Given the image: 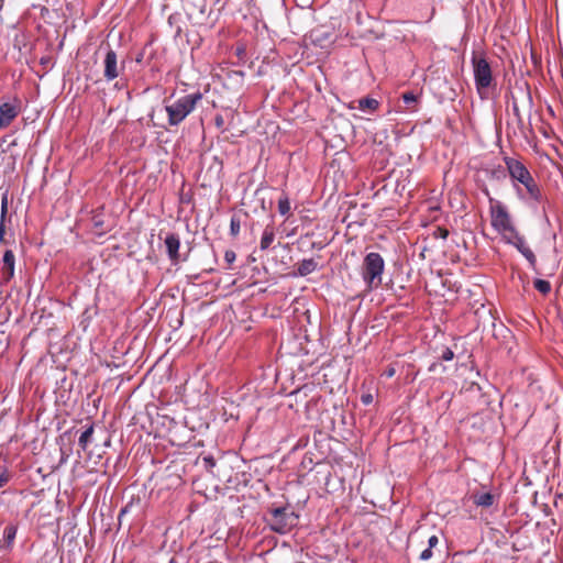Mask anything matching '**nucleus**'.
<instances>
[{
	"mask_svg": "<svg viewBox=\"0 0 563 563\" xmlns=\"http://www.w3.org/2000/svg\"><path fill=\"white\" fill-rule=\"evenodd\" d=\"M471 64L476 92L482 100L488 99L490 90L496 86L492 66L486 56L476 51L472 53Z\"/></svg>",
	"mask_w": 563,
	"mask_h": 563,
	"instance_id": "obj_1",
	"label": "nucleus"
},
{
	"mask_svg": "<svg viewBox=\"0 0 563 563\" xmlns=\"http://www.w3.org/2000/svg\"><path fill=\"white\" fill-rule=\"evenodd\" d=\"M201 100L202 93L200 91L181 96L174 101H172V98H165L163 102L168 117V124L178 126Z\"/></svg>",
	"mask_w": 563,
	"mask_h": 563,
	"instance_id": "obj_2",
	"label": "nucleus"
},
{
	"mask_svg": "<svg viewBox=\"0 0 563 563\" xmlns=\"http://www.w3.org/2000/svg\"><path fill=\"white\" fill-rule=\"evenodd\" d=\"M385 261L379 253L371 252L365 255L361 275L367 289L378 288L382 285Z\"/></svg>",
	"mask_w": 563,
	"mask_h": 563,
	"instance_id": "obj_3",
	"label": "nucleus"
},
{
	"mask_svg": "<svg viewBox=\"0 0 563 563\" xmlns=\"http://www.w3.org/2000/svg\"><path fill=\"white\" fill-rule=\"evenodd\" d=\"M268 523L273 531L285 534L297 525L298 515L289 509V507L273 508L268 512Z\"/></svg>",
	"mask_w": 563,
	"mask_h": 563,
	"instance_id": "obj_4",
	"label": "nucleus"
},
{
	"mask_svg": "<svg viewBox=\"0 0 563 563\" xmlns=\"http://www.w3.org/2000/svg\"><path fill=\"white\" fill-rule=\"evenodd\" d=\"M489 213L492 227L496 231L504 235H506L505 233H509L510 235L516 231L507 207L501 201L490 198Z\"/></svg>",
	"mask_w": 563,
	"mask_h": 563,
	"instance_id": "obj_5",
	"label": "nucleus"
},
{
	"mask_svg": "<svg viewBox=\"0 0 563 563\" xmlns=\"http://www.w3.org/2000/svg\"><path fill=\"white\" fill-rule=\"evenodd\" d=\"M125 60L119 62L117 52L108 44L102 58V76L104 81L111 82L124 76Z\"/></svg>",
	"mask_w": 563,
	"mask_h": 563,
	"instance_id": "obj_6",
	"label": "nucleus"
},
{
	"mask_svg": "<svg viewBox=\"0 0 563 563\" xmlns=\"http://www.w3.org/2000/svg\"><path fill=\"white\" fill-rule=\"evenodd\" d=\"M507 244L512 245L517 251L527 260L531 269H537V257L533 251L529 247L526 239L517 230L510 235H504Z\"/></svg>",
	"mask_w": 563,
	"mask_h": 563,
	"instance_id": "obj_7",
	"label": "nucleus"
},
{
	"mask_svg": "<svg viewBox=\"0 0 563 563\" xmlns=\"http://www.w3.org/2000/svg\"><path fill=\"white\" fill-rule=\"evenodd\" d=\"M504 162L510 178L516 185L527 184V181L533 178L521 161L506 156L504 157Z\"/></svg>",
	"mask_w": 563,
	"mask_h": 563,
	"instance_id": "obj_8",
	"label": "nucleus"
},
{
	"mask_svg": "<svg viewBox=\"0 0 563 563\" xmlns=\"http://www.w3.org/2000/svg\"><path fill=\"white\" fill-rule=\"evenodd\" d=\"M526 189V192L520 188L519 185L514 184V188L519 199L521 200H530L534 203H541L543 200V195L541 189L534 178L527 181V184L522 185Z\"/></svg>",
	"mask_w": 563,
	"mask_h": 563,
	"instance_id": "obj_9",
	"label": "nucleus"
},
{
	"mask_svg": "<svg viewBox=\"0 0 563 563\" xmlns=\"http://www.w3.org/2000/svg\"><path fill=\"white\" fill-rule=\"evenodd\" d=\"M167 257L173 265H177L180 262V238L177 233L169 232L164 239Z\"/></svg>",
	"mask_w": 563,
	"mask_h": 563,
	"instance_id": "obj_10",
	"label": "nucleus"
},
{
	"mask_svg": "<svg viewBox=\"0 0 563 563\" xmlns=\"http://www.w3.org/2000/svg\"><path fill=\"white\" fill-rule=\"evenodd\" d=\"M15 256L11 250L3 253L1 261V278L2 283H9L14 277Z\"/></svg>",
	"mask_w": 563,
	"mask_h": 563,
	"instance_id": "obj_11",
	"label": "nucleus"
},
{
	"mask_svg": "<svg viewBox=\"0 0 563 563\" xmlns=\"http://www.w3.org/2000/svg\"><path fill=\"white\" fill-rule=\"evenodd\" d=\"M19 113L20 109L14 103L3 102L0 104V130L8 128Z\"/></svg>",
	"mask_w": 563,
	"mask_h": 563,
	"instance_id": "obj_12",
	"label": "nucleus"
},
{
	"mask_svg": "<svg viewBox=\"0 0 563 563\" xmlns=\"http://www.w3.org/2000/svg\"><path fill=\"white\" fill-rule=\"evenodd\" d=\"M91 222L95 234L101 236L109 231L108 227L104 223L103 214L101 212H93L91 217Z\"/></svg>",
	"mask_w": 563,
	"mask_h": 563,
	"instance_id": "obj_13",
	"label": "nucleus"
},
{
	"mask_svg": "<svg viewBox=\"0 0 563 563\" xmlns=\"http://www.w3.org/2000/svg\"><path fill=\"white\" fill-rule=\"evenodd\" d=\"M317 267L318 263L313 258H305L298 264L296 274L303 277L313 273Z\"/></svg>",
	"mask_w": 563,
	"mask_h": 563,
	"instance_id": "obj_14",
	"label": "nucleus"
},
{
	"mask_svg": "<svg viewBox=\"0 0 563 563\" xmlns=\"http://www.w3.org/2000/svg\"><path fill=\"white\" fill-rule=\"evenodd\" d=\"M275 240V230L273 225H266L261 238L260 249L266 251Z\"/></svg>",
	"mask_w": 563,
	"mask_h": 563,
	"instance_id": "obj_15",
	"label": "nucleus"
},
{
	"mask_svg": "<svg viewBox=\"0 0 563 563\" xmlns=\"http://www.w3.org/2000/svg\"><path fill=\"white\" fill-rule=\"evenodd\" d=\"M494 500H495V497L492 493L489 492H486V493H481V494H475L473 496V503L478 506V507H485V508H488L490 506H493L494 504Z\"/></svg>",
	"mask_w": 563,
	"mask_h": 563,
	"instance_id": "obj_16",
	"label": "nucleus"
},
{
	"mask_svg": "<svg viewBox=\"0 0 563 563\" xmlns=\"http://www.w3.org/2000/svg\"><path fill=\"white\" fill-rule=\"evenodd\" d=\"M18 532V526L14 523L8 525L3 530V541L7 548H11Z\"/></svg>",
	"mask_w": 563,
	"mask_h": 563,
	"instance_id": "obj_17",
	"label": "nucleus"
},
{
	"mask_svg": "<svg viewBox=\"0 0 563 563\" xmlns=\"http://www.w3.org/2000/svg\"><path fill=\"white\" fill-rule=\"evenodd\" d=\"M486 173L490 179L501 181V180L506 179L508 170H507V167L505 168L501 165H497L490 169H487Z\"/></svg>",
	"mask_w": 563,
	"mask_h": 563,
	"instance_id": "obj_18",
	"label": "nucleus"
},
{
	"mask_svg": "<svg viewBox=\"0 0 563 563\" xmlns=\"http://www.w3.org/2000/svg\"><path fill=\"white\" fill-rule=\"evenodd\" d=\"M290 200L286 194H283L278 199V212L280 216L288 217L290 214Z\"/></svg>",
	"mask_w": 563,
	"mask_h": 563,
	"instance_id": "obj_19",
	"label": "nucleus"
},
{
	"mask_svg": "<svg viewBox=\"0 0 563 563\" xmlns=\"http://www.w3.org/2000/svg\"><path fill=\"white\" fill-rule=\"evenodd\" d=\"M93 434V424H90L79 437L78 444L82 451H86Z\"/></svg>",
	"mask_w": 563,
	"mask_h": 563,
	"instance_id": "obj_20",
	"label": "nucleus"
},
{
	"mask_svg": "<svg viewBox=\"0 0 563 563\" xmlns=\"http://www.w3.org/2000/svg\"><path fill=\"white\" fill-rule=\"evenodd\" d=\"M378 106L379 102L376 99L369 97L362 98L358 101V109L362 111H374L378 108Z\"/></svg>",
	"mask_w": 563,
	"mask_h": 563,
	"instance_id": "obj_21",
	"label": "nucleus"
},
{
	"mask_svg": "<svg viewBox=\"0 0 563 563\" xmlns=\"http://www.w3.org/2000/svg\"><path fill=\"white\" fill-rule=\"evenodd\" d=\"M8 213V198L7 196L2 197L1 200V220H0V242H2L4 236V220Z\"/></svg>",
	"mask_w": 563,
	"mask_h": 563,
	"instance_id": "obj_22",
	"label": "nucleus"
},
{
	"mask_svg": "<svg viewBox=\"0 0 563 563\" xmlns=\"http://www.w3.org/2000/svg\"><path fill=\"white\" fill-rule=\"evenodd\" d=\"M533 286L542 295H548L551 291V284L545 279H534Z\"/></svg>",
	"mask_w": 563,
	"mask_h": 563,
	"instance_id": "obj_23",
	"label": "nucleus"
},
{
	"mask_svg": "<svg viewBox=\"0 0 563 563\" xmlns=\"http://www.w3.org/2000/svg\"><path fill=\"white\" fill-rule=\"evenodd\" d=\"M241 222L236 216H233L230 221V233L232 236H236L240 233Z\"/></svg>",
	"mask_w": 563,
	"mask_h": 563,
	"instance_id": "obj_24",
	"label": "nucleus"
},
{
	"mask_svg": "<svg viewBox=\"0 0 563 563\" xmlns=\"http://www.w3.org/2000/svg\"><path fill=\"white\" fill-rule=\"evenodd\" d=\"M511 108H512V113L516 117V120H517V123L519 126H522L523 125V119H522V115L520 113V110H519V107H518V103L517 101L515 100V98H512V104H511Z\"/></svg>",
	"mask_w": 563,
	"mask_h": 563,
	"instance_id": "obj_25",
	"label": "nucleus"
},
{
	"mask_svg": "<svg viewBox=\"0 0 563 563\" xmlns=\"http://www.w3.org/2000/svg\"><path fill=\"white\" fill-rule=\"evenodd\" d=\"M202 464L208 472H211L216 466V460L212 455H206L202 457Z\"/></svg>",
	"mask_w": 563,
	"mask_h": 563,
	"instance_id": "obj_26",
	"label": "nucleus"
},
{
	"mask_svg": "<svg viewBox=\"0 0 563 563\" xmlns=\"http://www.w3.org/2000/svg\"><path fill=\"white\" fill-rule=\"evenodd\" d=\"M10 479V475L8 468L5 466L0 465V488L7 485Z\"/></svg>",
	"mask_w": 563,
	"mask_h": 563,
	"instance_id": "obj_27",
	"label": "nucleus"
},
{
	"mask_svg": "<svg viewBox=\"0 0 563 563\" xmlns=\"http://www.w3.org/2000/svg\"><path fill=\"white\" fill-rule=\"evenodd\" d=\"M402 100L404 102L407 104V106H411V104H415L417 102V96L409 91V92H405L402 95Z\"/></svg>",
	"mask_w": 563,
	"mask_h": 563,
	"instance_id": "obj_28",
	"label": "nucleus"
},
{
	"mask_svg": "<svg viewBox=\"0 0 563 563\" xmlns=\"http://www.w3.org/2000/svg\"><path fill=\"white\" fill-rule=\"evenodd\" d=\"M453 358H454V352L450 347H445L442 351L441 360L449 362V361H452Z\"/></svg>",
	"mask_w": 563,
	"mask_h": 563,
	"instance_id": "obj_29",
	"label": "nucleus"
},
{
	"mask_svg": "<svg viewBox=\"0 0 563 563\" xmlns=\"http://www.w3.org/2000/svg\"><path fill=\"white\" fill-rule=\"evenodd\" d=\"M236 258V254L232 250H227L224 253V261L230 266Z\"/></svg>",
	"mask_w": 563,
	"mask_h": 563,
	"instance_id": "obj_30",
	"label": "nucleus"
},
{
	"mask_svg": "<svg viewBox=\"0 0 563 563\" xmlns=\"http://www.w3.org/2000/svg\"><path fill=\"white\" fill-rule=\"evenodd\" d=\"M449 235V231L445 228L438 227L434 231V236L445 240Z\"/></svg>",
	"mask_w": 563,
	"mask_h": 563,
	"instance_id": "obj_31",
	"label": "nucleus"
},
{
	"mask_svg": "<svg viewBox=\"0 0 563 563\" xmlns=\"http://www.w3.org/2000/svg\"><path fill=\"white\" fill-rule=\"evenodd\" d=\"M431 558H432V550H431L430 548L424 549V550L420 553V555H419V559H420L421 561H428V560H429V559H431Z\"/></svg>",
	"mask_w": 563,
	"mask_h": 563,
	"instance_id": "obj_32",
	"label": "nucleus"
},
{
	"mask_svg": "<svg viewBox=\"0 0 563 563\" xmlns=\"http://www.w3.org/2000/svg\"><path fill=\"white\" fill-rule=\"evenodd\" d=\"M438 544H439L438 536L433 534V536L429 537V539H428V548H430L432 550Z\"/></svg>",
	"mask_w": 563,
	"mask_h": 563,
	"instance_id": "obj_33",
	"label": "nucleus"
},
{
	"mask_svg": "<svg viewBox=\"0 0 563 563\" xmlns=\"http://www.w3.org/2000/svg\"><path fill=\"white\" fill-rule=\"evenodd\" d=\"M118 79H119V80H117V81L114 82L113 87H114V89H117V90H121V89H123L126 85H125V82L123 81V76L119 77Z\"/></svg>",
	"mask_w": 563,
	"mask_h": 563,
	"instance_id": "obj_34",
	"label": "nucleus"
},
{
	"mask_svg": "<svg viewBox=\"0 0 563 563\" xmlns=\"http://www.w3.org/2000/svg\"><path fill=\"white\" fill-rule=\"evenodd\" d=\"M214 123L217 125V128H222L223 124H224V119L222 115L218 114L216 118H214Z\"/></svg>",
	"mask_w": 563,
	"mask_h": 563,
	"instance_id": "obj_35",
	"label": "nucleus"
},
{
	"mask_svg": "<svg viewBox=\"0 0 563 563\" xmlns=\"http://www.w3.org/2000/svg\"><path fill=\"white\" fill-rule=\"evenodd\" d=\"M373 401V396L372 395H363L362 396V402L364 405H369L371 402Z\"/></svg>",
	"mask_w": 563,
	"mask_h": 563,
	"instance_id": "obj_36",
	"label": "nucleus"
},
{
	"mask_svg": "<svg viewBox=\"0 0 563 563\" xmlns=\"http://www.w3.org/2000/svg\"><path fill=\"white\" fill-rule=\"evenodd\" d=\"M482 192L486 196V198L488 199V202L490 203V198H493V197H492V195H490V192H489V190H488V188L486 186H484L482 188Z\"/></svg>",
	"mask_w": 563,
	"mask_h": 563,
	"instance_id": "obj_37",
	"label": "nucleus"
},
{
	"mask_svg": "<svg viewBox=\"0 0 563 563\" xmlns=\"http://www.w3.org/2000/svg\"><path fill=\"white\" fill-rule=\"evenodd\" d=\"M394 374H395V369H394V368H390V369H388V371L386 372V375H387L388 377H391Z\"/></svg>",
	"mask_w": 563,
	"mask_h": 563,
	"instance_id": "obj_38",
	"label": "nucleus"
},
{
	"mask_svg": "<svg viewBox=\"0 0 563 563\" xmlns=\"http://www.w3.org/2000/svg\"><path fill=\"white\" fill-rule=\"evenodd\" d=\"M126 511H128V507L122 508L120 514H119V518H121L123 515H125Z\"/></svg>",
	"mask_w": 563,
	"mask_h": 563,
	"instance_id": "obj_39",
	"label": "nucleus"
},
{
	"mask_svg": "<svg viewBox=\"0 0 563 563\" xmlns=\"http://www.w3.org/2000/svg\"><path fill=\"white\" fill-rule=\"evenodd\" d=\"M527 98H528L529 103L531 104L532 103V98H531V95H530L529 91L527 92Z\"/></svg>",
	"mask_w": 563,
	"mask_h": 563,
	"instance_id": "obj_40",
	"label": "nucleus"
}]
</instances>
